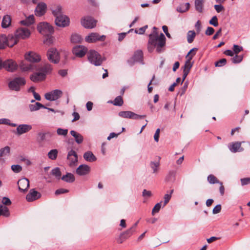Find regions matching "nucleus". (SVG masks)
<instances>
[{
	"label": "nucleus",
	"instance_id": "9",
	"mask_svg": "<svg viewBox=\"0 0 250 250\" xmlns=\"http://www.w3.org/2000/svg\"><path fill=\"white\" fill-rule=\"evenodd\" d=\"M48 59L52 62L57 63L60 60V56L59 52L55 48H50L47 52Z\"/></svg>",
	"mask_w": 250,
	"mask_h": 250
},
{
	"label": "nucleus",
	"instance_id": "59",
	"mask_svg": "<svg viewBox=\"0 0 250 250\" xmlns=\"http://www.w3.org/2000/svg\"><path fill=\"white\" fill-rule=\"evenodd\" d=\"M161 203H158L155 205L154 207L153 208L152 211V214L153 215L154 213L155 212H158L161 208Z\"/></svg>",
	"mask_w": 250,
	"mask_h": 250
},
{
	"label": "nucleus",
	"instance_id": "55",
	"mask_svg": "<svg viewBox=\"0 0 250 250\" xmlns=\"http://www.w3.org/2000/svg\"><path fill=\"white\" fill-rule=\"evenodd\" d=\"M227 63V60L226 59H222L215 63L216 67H221L225 65Z\"/></svg>",
	"mask_w": 250,
	"mask_h": 250
},
{
	"label": "nucleus",
	"instance_id": "53",
	"mask_svg": "<svg viewBox=\"0 0 250 250\" xmlns=\"http://www.w3.org/2000/svg\"><path fill=\"white\" fill-rule=\"evenodd\" d=\"M57 133L59 135L66 136L68 133V129L59 128L57 130Z\"/></svg>",
	"mask_w": 250,
	"mask_h": 250
},
{
	"label": "nucleus",
	"instance_id": "28",
	"mask_svg": "<svg viewBox=\"0 0 250 250\" xmlns=\"http://www.w3.org/2000/svg\"><path fill=\"white\" fill-rule=\"evenodd\" d=\"M70 134L74 137L75 140L77 144H80L82 143L83 141V138L81 134L74 130H71L70 131Z\"/></svg>",
	"mask_w": 250,
	"mask_h": 250
},
{
	"label": "nucleus",
	"instance_id": "41",
	"mask_svg": "<svg viewBox=\"0 0 250 250\" xmlns=\"http://www.w3.org/2000/svg\"><path fill=\"white\" fill-rule=\"evenodd\" d=\"M160 166V163L159 162L151 161L150 163V167L153 170V173H157L158 172Z\"/></svg>",
	"mask_w": 250,
	"mask_h": 250
},
{
	"label": "nucleus",
	"instance_id": "50",
	"mask_svg": "<svg viewBox=\"0 0 250 250\" xmlns=\"http://www.w3.org/2000/svg\"><path fill=\"white\" fill-rule=\"evenodd\" d=\"M243 55H238V54H235V56L231 60L233 63H240L243 60Z\"/></svg>",
	"mask_w": 250,
	"mask_h": 250
},
{
	"label": "nucleus",
	"instance_id": "35",
	"mask_svg": "<svg viewBox=\"0 0 250 250\" xmlns=\"http://www.w3.org/2000/svg\"><path fill=\"white\" fill-rule=\"evenodd\" d=\"M29 108L31 111H35L40 109L41 108H46V107L40 103L36 102L34 104H29Z\"/></svg>",
	"mask_w": 250,
	"mask_h": 250
},
{
	"label": "nucleus",
	"instance_id": "7",
	"mask_svg": "<svg viewBox=\"0 0 250 250\" xmlns=\"http://www.w3.org/2000/svg\"><path fill=\"white\" fill-rule=\"evenodd\" d=\"M16 36L20 40L28 38L31 34L30 30L26 27H21L17 29L14 33Z\"/></svg>",
	"mask_w": 250,
	"mask_h": 250
},
{
	"label": "nucleus",
	"instance_id": "3",
	"mask_svg": "<svg viewBox=\"0 0 250 250\" xmlns=\"http://www.w3.org/2000/svg\"><path fill=\"white\" fill-rule=\"evenodd\" d=\"M87 56L89 62L95 66L101 65L103 62L101 55L94 50H90L88 51Z\"/></svg>",
	"mask_w": 250,
	"mask_h": 250
},
{
	"label": "nucleus",
	"instance_id": "4",
	"mask_svg": "<svg viewBox=\"0 0 250 250\" xmlns=\"http://www.w3.org/2000/svg\"><path fill=\"white\" fill-rule=\"evenodd\" d=\"M37 29L44 36L50 35L54 32L53 27L45 22L40 23L37 26Z\"/></svg>",
	"mask_w": 250,
	"mask_h": 250
},
{
	"label": "nucleus",
	"instance_id": "61",
	"mask_svg": "<svg viewBox=\"0 0 250 250\" xmlns=\"http://www.w3.org/2000/svg\"><path fill=\"white\" fill-rule=\"evenodd\" d=\"M68 190L64 188H59L56 190L55 194L58 195L61 194L66 193L68 192Z\"/></svg>",
	"mask_w": 250,
	"mask_h": 250
},
{
	"label": "nucleus",
	"instance_id": "64",
	"mask_svg": "<svg viewBox=\"0 0 250 250\" xmlns=\"http://www.w3.org/2000/svg\"><path fill=\"white\" fill-rule=\"evenodd\" d=\"M241 183L242 186L246 185L250 183V177L245 178L241 179Z\"/></svg>",
	"mask_w": 250,
	"mask_h": 250
},
{
	"label": "nucleus",
	"instance_id": "60",
	"mask_svg": "<svg viewBox=\"0 0 250 250\" xmlns=\"http://www.w3.org/2000/svg\"><path fill=\"white\" fill-rule=\"evenodd\" d=\"M142 195L145 198H149L152 196V193L149 190L146 189H144L142 192Z\"/></svg>",
	"mask_w": 250,
	"mask_h": 250
},
{
	"label": "nucleus",
	"instance_id": "8",
	"mask_svg": "<svg viewBox=\"0 0 250 250\" xmlns=\"http://www.w3.org/2000/svg\"><path fill=\"white\" fill-rule=\"evenodd\" d=\"M87 52V48L83 45H76L72 49L73 54L79 58H83Z\"/></svg>",
	"mask_w": 250,
	"mask_h": 250
},
{
	"label": "nucleus",
	"instance_id": "42",
	"mask_svg": "<svg viewBox=\"0 0 250 250\" xmlns=\"http://www.w3.org/2000/svg\"><path fill=\"white\" fill-rule=\"evenodd\" d=\"M82 40V37L77 34H73L71 37V41L74 43H80Z\"/></svg>",
	"mask_w": 250,
	"mask_h": 250
},
{
	"label": "nucleus",
	"instance_id": "13",
	"mask_svg": "<svg viewBox=\"0 0 250 250\" xmlns=\"http://www.w3.org/2000/svg\"><path fill=\"white\" fill-rule=\"evenodd\" d=\"M56 25L60 27H65L68 25L69 19L64 15L57 16L55 21Z\"/></svg>",
	"mask_w": 250,
	"mask_h": 250
},
{
	"label": "nucleus",
	"instance_id": "45",
	"mask_svg": "<svg viewBox=\"0 0 250 250\" xmlns=\"http://www.w3.org/2000/svg\"><path fill=\"white\" fill-rule=\"evenodd\" d=\"M116 240L119 244H122L125 241V231H121L116 236Z\"/></svg>",
	"mask_w": 250,
	"mask_h": 250
},
{
	"label": "nucleus",
	"instance_id": "31",
	"mask_svg": "<svg viewBox=\"0 0 250 250\" xmlns=\"http://www.w3.org/2000/svg\"><path fill=\"white\" fill-rule=\"evenodd\" d=\"M61 179L67 183H73L75 181L74 175L71 173H67L66 174L63 175Z\"/></svg>",
	"mask_w": 250,
	"mask_h": 250
},
{
	"label": "nucleus",
	"instance_id": "25",
	"mask_svg": "<svg viewBox=\"0 0 250 250\" xmlns=\"http://www.w3.org/2000/svg\"><path fill=\"white\" fill-rule=\"evenodd\" d=\"M10 147L8 146H6L0 149V163H4V160L2 158L10 154Z\"/></svg>",
	"mask_w": 250,
	"mask_h": 250
},
{
	"label": "nucleus",
	"instance_id": "34",
	"mask_svg": "<svg viewBox=\"0 0 250 250\" xmlns=\"http://www.w3.org/2000/svg\"><path fill=\"white\" fill-rule=\"evenodd\" d=\"M7 38L4 34L0 35V49H3L7 46Z\"/></svg>",
	"mask_w": 250,
	"mask_h": 250
},
{
	"label": "nucleus",
	"instance_id": "43",
	"mask_svg": "<svg viewBox=\"0 0 250 250\" xmlns=\"http://www.w3.org/2000/svg\"><path fill=\"white\" fill-rule=\"evenodd\" d=\"M207 180L210 184H219L220 181L213 174L209 175L207 177Z\"/></svg>",
	"mask_w": 250,
	"mask_h": 250
},
{
	"label": "nucleus",
	"instance_id": "47",
	"mask_svg": "<svg viewBox=\"0 0 250 250\" xmlns=\"http://www.w3.org/2000/svg\"><path fill=\"white\" fill-rule=\"evenodd\" d=\"M58 151L56 149L51 150L48 153V156L49 159L54 160L56 159L58 156Z\"/></svg>",
	"mask_w": 250,
	"mask_h": 250
},
{
	"label": "nucleus",
	"instance_id": "62",
	"mask_svg": "<svg viewBox=\"0 0 250 250\" xmlns=\"http://www.w3.org/2000/svg\"><path fill=\"white\" fill-rule=\"evenodd\" d=\"M221 205H216L213 209L212 212L213 214H217L221 211Z\"/></svg>",
	"mask_w": 250,
	"mask_h": 250
},
{
	"label": "nucleus",
	"instance_id": "17",
	"mask_svg": "<svg viewBox=\"0 0 250 250\" xmlns=\"http://www.w3.org/2000/svg\"><path fill=\"white\" fill-rule=\"evenodd\" d=\"M25 59L32 62H36L40 61L41 57L37 53L34 52H29L25 55Z\"/></svg>",
	"mask_w": 250,
	"mask_h": 250
},
{
	"label": "nucleus",
	"instance_id": "23",
	"mask_svg": "<svg viewBox=\"0 0 250 250\" xmlns=\"http://www.w3.org/2000/svg\"><path fill=\"white\" fill-rule=\"evenodd\" d=\"M7 46L12 47L14 45L17 44L19 41L18 38L16 36L15 34L14 35L11 34L7 36Z\"/></svg>",
	"mask_w": 250,
	"mask_h": 250
},
{
	"label": "nucleus",
	"instance_id": "46",
	"mask_svg": "<svg viewBox=\"0 0 250 250\" xmlns=\"http://www.w3.org/2000/svg\"><path fill=\"white\" fill-rule=\"evenodd\" d=\"M196 33L194 31L190 30L187 34V41L189 43H191L194 41Z\"/></svg>",
	"mask_w": 250,
	"mask_h": 250
},
{
	"label": "nucleus",
	"instance_id": "36",
	"mask_svg": "<svg viewBox=\"0 0 250 250\" xmlns=\"http://www.w3.org/2000/svg\"><path fill=\"white\" fill-rule=\"evenodd\" d=\"M175 178V172L173 170L169 171L166 177L165 180L167 182H173Z\"/></svg>",
	"mask_w": 250,
	"mask_h": 250
},
{
	"label": "nucleus",
	"instance_id": "32",
	"mask_svg": "<svg viewBox=\"0 0 250 250\" xmlns=\"http://www.w3.org/2000/svg\"><path fill=\"white\" fill-rule=\"evenodd\" d=\"M54 133L51 132H39L38 134V137L40 138L41 141H43L46 140V138H50L53 135Z\"/></svg>",
	"mask_w": 250,
	"mask_h": 250
},
{
	"label": "nucleus",
	"instance_id": "51",
	"mask_svg": "<svg viewBox=\"0 0 250 250\" xmlns=\"http://www.w3.org/2000/svg\"><path fill=\"white\" fill-rule=\"evenodd\" d=\"M11 167L12 170L15 173H19L22 170V167L19 165H13Z\"/></svg>",
	"mask_w": 250,
	"mask_h": 250
},
{
	"label": "nucleus",
	"instance_id": "56",
	"mask_svg": "<svg viewBox=\"0 0 250 250\" xmlns=\"http://www.w3.org/2000/svg\"><path fill=\"white\" fill-rule=\"evenodd\" d=\"M61 7L58 6L55 10H52V13L57 18V16L62 15L61 12Z\"/></svg>",
	"mask_w": 250,
	"mask_h": 250
},
{
	"label": "nucleus",
	"instance_id": "16",
	"mask_svg": "<svg viewBox=\"0 0 250 250\" xmlns=\"http://www.w3.org/2000/svg\"><path fill=\"white\" fill-rule=\"evenodd\" d=\"M41 196V194L40 192L35 189H31L26 195V199L28 202H32L39 199Z\"/></svg>",
	"mask_w": 250,
	"mask_h": 250
},
{
	"label": "nucleus",
	"instance_id": "14",
	"mask_svg": "<svg viewBox=\"0 0 250 250\" xmlns=\"http://www.w3.org/2000/svg\"><path fill=\"white\" fill-rule=\"evenodd\" d=\"M46 10V4L43 2H39L35 10V14L37 16L41 17L45 14Z\"/></svg>",
	"mask_w": 250,
	"mask_h": 250
},
{
	"label": "nucleus",
	"instance_id": "15",
	"mask_svg": "<svg viewBox=\"0 0 250 250\" xmlns=\"http://www.w3.org/2000/svg\"><path fill=\"white\" fill-rule=\"evenodd\" d=\"M244 143V142H235L230 143L228 145V147L229 150L233 153H236L237 152H241L243 151L244 149L241 147L242 143Z\"/></svg>",
	"mask_w": 250,
	"mask_h": 250
},
{
	"label": "nucleus",
	"instance_id": "19",
	"mask_svg": "<svg viewBox=\"0 0 250 250\" xmlns=\"http://www.w3.org/2000/svg\"><path fill=\"white\" fill-rule=\"evenodd\" d=\"M19 189L22 192L26 191L29 187V181L25 178L20 179L18 182Z\"/></svg>",
	"mask_w": 250,
	"mask_h": 250
},
{
	"label": "nucleus",
	"instance_id": "21",
	"mask_svg": "<svg viewBox=\"0 0 250 250\" xmlns=\"http://www.w3.org/2000/svg\"><path fill=\"white\" fill-rule=\"evenodd\" d=\"M90 171V167L86 165H80L76 170V173L80 176L87 174Z\"/></svg>",
	"mask_w": 250,
	"mask_h": 250
},
{
	"label": "nucleus",
	"instance_id": "5",
	"mask_svg": "<svg viewBox=\"0 0 250 250\" xmlns=\"http://www.w3.org/2000/svg\"><path fill=\"white\" fill-rule=\"evenodd\" d=\"M1 69L4 68L9 72H13L18 68L17 63L12 59H8L5 61L1 60Z\"/></svg>",
	"mask_w": 250,
	"mask_h": 250
},
{
	"label": "nucleus",
	"instance_id": "12",
	"mask_svg": "<svg viewBox=\"0 0 250 250\" xmlns=\"http://www.w3.org/2000/svg\"><path fill=\"white\" fill-rule=\"evenodd\" d=\"M143 53L142 50H139L135 52L132 57L129 59L127 62L128 63L131 64V65L134 63L135 62H139L141 63H143Z\"/></svg>",
	"mask_w": 250,
	"mask_h": 250
},
{
	"label": "nucleus",
	"instance_id": "33",
	"mask_svg": "<svg viewBox=\"0 0 250 250\" xmlns=\"http://www.w3.org/2000/svg\"><path fill=\"white\" fill-rule=\"evenodd\" d=\"M34 22V16L33 15L29 16L24 20L21 21L20 23L24 25H30Z\"/></svg>",
	"mask_w": 250,
	"mask_h": 250
},
{
	"label": "nucleus",
	"instance_id": "24",
	"mask_svg": "<svg viewBox=\"0 0 250 250\" xmlns=\"http://www.w3.org/2000/svg\"><path fill=\"white\" fill-rule=\"evenodd\" d=\"M39 71H41L42 73H43L45 75V77L47 74L51 72L52 70V67L51 64L45 63L43 65L40 66L38 69Z\"/></svg>",
	"mask_w": 250,
	"mask_h": 250
},
{
	"label": "nucleus",
	"instance_id": "6",
	"mask_svg": "<svg viewBox=\"0 0 250 250\" xmlns=\"http://www.w3.org/2000/svg\"><path fill=\"white\" fill-rule=\"evenodd\" d=\"M105 38V35L100 36L98 33L92 32L85 37V41L88 43H93L98 41H104Z\"/></svg>",
	"mask_w": 250,
	"mask_h": 250
},
{
	"label": "nucleus",
	"instance_id": "27",
	"mask_svg": "<svg viewBox=\"0 0 250 250\" xmlns=\"http://www.w3.org/2000/svg\"><path fill=\"white\" fill-rule=\"evenodd\" d=\"M145 117H146V115H139L132 111H126V118L137 120L143 119Z\"/></svg>",
	"mask_w": 250,
	"mask_h": 250
},
{
	"label": "nucleus",
	"instance_id": "40",
	"mask_svg": "<svg viewBox=\"0 0 250 250\" xmlns=\"http://www.w3.org/2000/svg\"><path fill=\"white\" fill-rule=\"evenodd\" d=\"M174 191L173 189H171L169 191H167V193L164 195V204L163 207H165L170 201L171 198V195Z\"/></svg>",
	"mask_w": 250,
	"mask_h": 250
},
{
	"label": "nucleus",
	"instance_id": "37",
	"mask_svg": "<svg viewBox=\"0 0 250 250\" xmlns=\"http://www.w3.org/2000/svg\"><path fill=\"white\" fill-rule=\"evenodd\" d=\"M190 4L188 2L180 5L177 8V11L180 13H184L188 11L189 8Z\"/></svg>",
	"mask_w": 250,
	"mask_h": 250
},
{
	"label": "nucleus",
	"instance_id": "44",
	"mask_svg": "<svg viewBox=\"0 0 250 250\" xmlns=\"http://www.w3.org/2000/svg\"><path fill=\"white\" fill-rule=\"evenodd\" d=\"M51 173V174L54 176L57 179L59 180L61 179L62 173L59 167H55L52 169Z\"/></svg>",
	"mask_w": 250,
	"mask_h": 250
},
{
	"label": "nucleus",
	"instance_id": "1",
	"mask_svg": "<svg viewBox=\"0 0 250 250\" xmlns=\"http://www.w3.org/2000/svg\"><path fill=\"white\" fill-rule=\"evenodd\" d=\"M153 29V33L149 35L147 50L149 52L151 53L156 49L157 53H161L165 50L166 38L162 33L158 35L156 27H154Z\"/></svg>",
	"mask_w": 250,
	"mask_h": 250
},
{
	"label": "nucleus",
	"instance_id": "58",
	"mask_svg": "<svg viewBox=\"0 0 250 250\" xmlns=\"http://www.w3.org/2000/svg\"><path fill=\"white\" fill-rule=\"evenodd\" d=\"M46 39L44 41V42L46 44L50 45L53 43L54 41V38L50 35L46 36Z\"/></svg>",
	"mask_w": 250,
	"mask_h": 250
},
{
	"label": "nucleus",
	"instance_id": "54",
	"mask_svg": "<svg viewBox=\"0 0 250 250\" xmlns=\"http://www.w3.org/2000/svg\"><path fill=\"white\" fill-rule=\"evenodd\" d=\"M147 27H148L147 25H145L142 27L138 29H136L134 31L135 33L136 34H138L140 35L144 34V33L145 32L146 29L147 28Z\"/></svg>",
	"mask_w": 250,
	"mask_h": 250
},
{
	"label": "nucleus",
	"instance_id": "26",
	"mask_svg": "<svg viewBox=\"0 0 250 250\" xmlns=\"http://www.w3.org/2000/svg\"><path fill=\"white\" fill-rule=\"evenodd\" d=\"M11 24V19L9 15H6L3 16L2 22L1 27L4 29L8 28Z\"/></svg>",
	"mask_w": 250,
	"mask_h": 250
},
{
	"label": "nucleus",
	"instance_id": "18",
	"mask_svg": "<svg viewBox=\"0 0 250 250\" xmlns=\"http://www.w3.org/2000/svg\"><path fill=\"white\" fill-rule=\"evenodd\" d=\"M67 159L69 162V165L70 166L75 165L78 162L77 153L72 149L70 150L68 153Z\"/></svg>",
	"mask_w": 250,
	"mask_h": 250
},
{
	"label": "nucleus",
	"instance_id": "10",
	"mask_svg": "<svg viewBox=\"0 0 250 250\" xmlns=\"http://www.w3.org/2000/svg\"><path fill=\"white\" fill-rule=\"evenodd\" d=\"M81 23L84 27L92 29L96 26L97 21L91 17H86L82 20Z\"/></svg>",
	"mask_w": 250,
	"mask_h": 250
},
{
	"label": "nucleus",
	"instance_id": "11",
	"mask_svg": "<svg viewBox=\"0 0 250 250\" xmlns=\"http://www.w3.org/2000/svg\"><path fill=\"white\" fill-rule=\"evenodd\" d=\"M62 92L59 89H55L45 94L47 100L52 101L58 99L62 95Z\"/></svg>",
	"mask_w": 250,
	"mask_h": 250
},
{
	"label": "nucleus",
	"instance_id": "38",
	"mask_svg": "<svg viewBox=\"0 0 250 250\" xmlns=\"http://www.w3.org/2000/svg\"><path fill=\"white\" fill-rule=\"evenodd\" d=\"M194 56H195V53L192 54L188 59L187 61L186 62V63L184 65V70H188V71L189 72V70L192 66V64L190 62V61L192 60Z\"/></svg>",
	"mask_w": 250,
	"mask_h": 250
},
{
	"label": "nucleus",
	"instance_id": "2",
	"mask_svg": "<svg viewBox=\"0 0 250 250\" xmlns=\"http://www.w3.org/2000/svg\"><path fill=\"white\" fill-rule=\"evenodd\" d=\"M25 83L26 81L23 77H16L9 82L8 87L10 90L18 92L21 90V87Z\"/></svg>",
	"mask_w": 250,
	"mask_h": 250
},
{
	"label": "nucleus",
	"instance_id": "39",
	"mask_svg": "<svg viewBox=\"0 0 250 250\" xmlns=\"http://www.w3.org/2000/svg\"><path fill=\"white\" fill-rule=\"evenodd\" d=\"M10 215L9 211L7 207L2 205H0V216L3 215L8 217Z\"/></svg>",
	"mask_w": 250,
	"mask_h": 250
},
{
	"label": "nucleus",
	"instance_id": "48",
	"mask_svg": "<svg viewBox=\"0 0 250 250\" xmlns=\"http://www.w3.org/2000/svg\"><path fill=\"white\" fill-rule=\"evenodd\" d=\"M138 223L139 221H137L129 229L126 230V237H129L133 234Z\"/></svg>",
	"mask_w": 250,
	"mask_h": 250
},
{
	"label": "nucleus",
	"instance_id": "20",
	"mask_svg": "<svg viewBox=\"0 0 250 250\" xmlns=\"http://www.w3.org/2000/svg\"><path fill=\"white\" fill-rule=\"evenodd\" d=\"M32 129V126L29 125L22 124L18 125L16 128L17 133L19 135L25 133Z\"/></svg>",
	"mask_w": 250,
	"mask_h": 250
},
{
	"label": "nucleus",
	"instance_id": "52",
	"mask_svg": "<svg viewBox=\"0 0 250 250\" xmlns=\"http://www.w3.org/2000/svg\"><path fill=\"white\" fill-rule=\"evenodd\" d=\"M233 51L234 54H238L239 52L243 51V48L241 46H239L238 45L234 44L233 46Z\"/></svg>",
	"mask_w": 250,
	"mask_h": 250
},
{
	"label": "nucleus",
	"instance_id": "49",
	"mask_svg": "<svg viewBox=\"0 0 250 250\" xmlns=\"http://www.w3.org/2000/svg\"><path fill=\"white\" fill-rule=\"evenodd\" d=\"M111 103H113L115 105L121 106L123 104L124 101L121 96H118L115 99L114 101L112 102Z\"/></svg>",
	"mask_w": 250,
	"mask_h": 250
},
{
	"label": "nucleus",
	"instance_id": "57",
	"mask_svg": "<svg viewBox=\"0 0 250 250\" xmlns=\"http://www.w3.org/2000/svg\"><path fill=\"white\" fill-rule=\"evenodd\" d=\"M209 23L210 24L216 27L218 25V19L216 16H213L212 19L209 21Z\"/></svg>",
	"mask_w": 250,
	"mask_h": 250
},
{
	"label": "nucleus",
	"instance_id": "63",
	"mask_svg": "<svg viewBox=\"0 0 250 250\" xmlns=\"http://www.w3.org/2000/svg\"><path fill=\"white\" fill-rule=\"evenodd\" d=\"M214 32V30L212 27H208L205 32V34H206V35H207L208 36H210L212 34H213Z\"/></svg>",
	"mask_w": 250,
	"mask_h": 250
},
{
	"label": "nucleus",
	"instance_id": "30",
	"mask_svg": "<svg viewBox=\"0 0 250 250\" xmlns=\"http://www.w3.org/2000/svg\"><path fill=\"white\" fill-rule=\"evenodd\" d=\"M83 158L86 161L90 162H93L96 160V157L92 152L90 151H87L84 153Z\"/></svg>",
	"mask_w": 250,
	"mask_h": 250
},
{
	"label": "nucleus",
	"instance_id": "22",
	"mask_svg": "<svg viewBox=\"0 0 250 250\" xmlns=\"http://www.w3.org/2000/svg\"><path fill=\"white\" fill-rule=\"evenodd\" d=\"M30 80L33 82H38L45 79V75L41 71L33 73L30 76Z\"/></svg>",
	"mask_w": 250,
	"mask_h": 250
},
{
	"label": "nucleus",
	"instance_id": "29",
	"mask_svg": "<svg viewBox=\"0 0 250 250\" xmlns=\"http://www.w3.org/2000/svg\"><path fill=\"white\" fill-rule=\"evenodd\" d=\"M206 0H195V8L199 13H202L203 11L204 4Z\"/></svg>",
	"mask_w": 250,
	"mask_h": 250
}]
</instances>
